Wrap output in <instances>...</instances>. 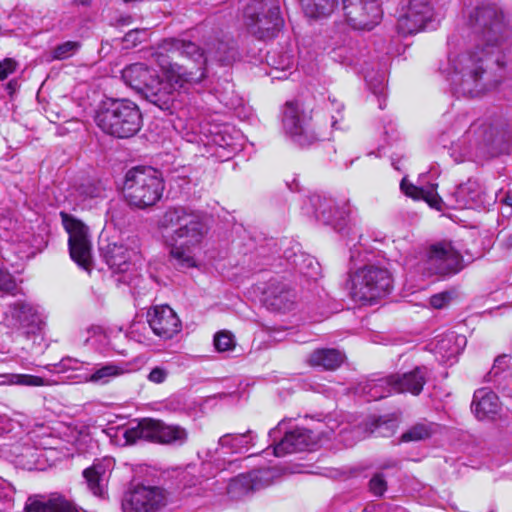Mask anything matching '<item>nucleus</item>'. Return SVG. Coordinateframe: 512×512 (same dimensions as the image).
Here are the masks:
<instances>
[{
    "mask_svg": "<svg viewBox=\"0 0 512 512\" xmlns=\"http://www.w3.org/2000/svg\"><path fill=\"white\" fill-rule=\"evenodd\" d=\"M158 227L172 264L178 269L195 267V251L208 232L203 215L183 206L169 207L159 218Z\"/></svg>",
    "mask_w": 512,
    "mask_h": 512,
    "instance_id": "1",
    "label": "nucleus"
},
{
    "mask_svg": "<svg viewBox=\"0 0 512 512\" xmlns=\"http://www.w3.org/2000/svg\"><path fill=\"white\" fill-rule=\"evenodd\" d=\"M499 53L495 49L475 48L465 50L449 58L448 79L455 93L467 97H479L494 89L498 81L492 76L491 56ZM497 56L495 62L500 68H512V52Z\"/></svg>",
    "mask_w": 512,
    "mask_h": 512,
    "instance_id": "2",
    "label": "nucleus"
},
{
    "mask_svg": "<svg viewBox=\"0 0 512 512\" xmlns=\"http://www.w3.org/2000/svg\"><path fill=\"white\" fill-rule=\"evenodd\" d=\"M158 49L153 56L162 69L163 77L160 78L157 75L142 96L160 110L173 114L181 108L188 86L201 82L206 74L203 72L197 74L183 65L170 62L165 55L168 52L162 49V44Z\"/></svg>",
    "mask_w": 512,
    "mask_h": 512,
    "instance_id": "3",
    "label": "nucleus"
},
{
    "mask_svg": "<svg viewBox=\"0 0 512 512\" xmlns=\"http://www.w3.org/2000/svg\"><path fill=\"white\" fill-rule=\"evenodd\" d=\"M466 25L474 37L475 48L495 49L504 52L510 35L502 10L494 4H481L471 9Z\"/></svg>",
    "mask_w": 512,
    "mask_h": 512,
    "instance_id": "4",
    "label": "nucleus"
},
{
    "mask_svg": "<svg viewBox=\"0 0 512 512\" xmlns=\"http://www.w3.org/2000/svg\"><path fill=\"white\" fill-rule=\"evenodd\" d=\"M95 122L106 134L124 139L133 137L140 131L143 118L139 107L133 101L108 99L96 112Z\"/></svg>",
    "mask_w": 512,
    "mask_h": 512,
    "instance_id": "5",
    "label": "nucleus"
},
{
    "mask_svg": "<svg viewBox=\"0 0 512 512\" xmlns=\"http://www.w3.org/2000/svg\"><path fill=\"white\" fill-rule=\"evenodd\" d=\"M164 181L158 170L152 167H133L126 173L123 194L133 208L146 209L154 206L162 197Z\"/></svg>",
    "mask_w": 512,
    "mask_h": 512,
    "instance_id": "6",
    "label": "nucleus"
},
{
    "mask_svg": "<svg viewBox=\"0 0 512 512\" xmlns=\"http://www.w3.org/2000/svg\"><path fill=\"white\" fill-rule=\"evenodd\" d=\"M162 49L170 52L172 55L185 56L197 64V69L194 73L205 74V64L207 61L215 60L222 65H229L235 61L237 57V50L232 41L217 40L208 45L206 54L193 42H186L178 39L164 40Z\"/></svg>",
    "mask_w": 512,
    "mask_h": 512,
    "instance_id": "7",
    "label": "nucleus"
},
{
    "mask_svg": "<svg viewBox=\"0 0 512 512\" xmlns=\"http://www.w3.org/2000/svg\"><path fill=\"white\" fill-rule=\"evenodd\" d=\"M243 17L248 32L259 40L273 39L283 26L278 0H251Z\"/></svg>",
    "mask_w": 512,
    "mask_h": 512,
    "instance_id": "8",
    "label": "nucleus"
},
{
    "mask_svg": "<svg viewBox=\"0 0 512 512\" xmlns=\"http://www.w3.org/2000/svg\"><path fill=\"white\" fill-rule=\"evenodd\" d=\"M123 436L127 444L138 440L164 445L181 446L188 440V431L181 425L168 424L160 419L143 418L125 429Z\"/></svg>",
    "mask_w": 512,
    "mask_h": 512,
    "instance_id": "9",
    "label": "nucleus"
},
{
    "mask_svg": "<svg viewBox=\"0 0 512 512\" xmlns=\"http://www.w3.org/2000/svg\"><path fill=\"white\" fill-rule=\"evenodd\" d=\"M283 127L287 134L301 146L311 145L325 139L328 127L312 123V116L298 101L286 102L283 109Z\"/></svg>",
    "mask_w": 512,
    "mask_h": 512,
    "instance_id": "10",
    "label": "nucleus"
},
{
    "mask_svg": "<svg viewBox=\"0 0 512 512\" xmlns=\"http://www.w3.org/2000/svg\"><path fill=\"white\" fill-rule=\"evenodd\" d=\"M351 281V296L363 302H372L387 295L393 282L389 270L376 265H366L357 270Z\"/></svg>",
    "mask_w": 512,
    "mask_h": 512,
    "instance_id": "11",
    "label": "nucleus"
},
{
    "mask_svg": "<svg viewBox=\"0 0 512 512\" xmlns=\"http://www.w3.org/2000/svg\"><path fill=\"white\" fill-rule=\"evenodd\" d=\"M462 262V255L450 242L443 241L427 249L420 267L424 275L445 278L460 272Z\"/></svg>",
    "mask_w": 512,
    "mask_h": 512,
    "instance_id": "12",
    "label": "nucleus"
},
{
    "mask_svg": "<svg viewBox=\"0 0 512 512\" xmlns=\"http://www.w3.org/2000/svg\"><path fill=\"white\" fill-rule=\"evenodd\" d=\"M62 224L69 234V251L71 258L83 269L89 270L91 265V243L88 227L80 220L66 212H60Z\"/></svg>",
    "mask_w": 512,
    "mask_h": 512,
    "instance_id": "13",
    "label": "nucleus"
},
{
    "mask_svg": "<svg viewBox=\"0 0 512 512\" xmlns=\"http://www.w3.org/2000/svg\"><path fill=\"white\" fill-rule=\"evenodd\" d=\"M168 493L158 486L137 485L122 501L124 512H157L166 506Z\"/></svg>",
    "mask_w": 512,
    "mask_h": 512,
    "instance_id": "14",
    "label": "nucleus"
},
{
    "mask_svg": "<svg viewBox=\"0 0 512 512\" xmlns=\"http://www.w3.org/2000/svg\"><path fill=\"white\" fill-rule=\"evenodd\" d=\"M342 9L350 25L359 30L373 29L382 16L379 0H342Z\"/></svg>",
    "mask_w": 512,
    "mask_h": 512,
    "instance_id": "15",
    "label": "nucleus"
},
{
    "mask_svg": "<svg viewBox=\"0 0 512 512\" xmlns=\"http://www.w3.org/2000/svg\"><path fill=\"white\" fill-rule=\"evenodd\" d=\"M430 0H409L404 14L398 19L397 29L402 35L424 30L432 20Z\"/></svg>",
    "mask_w": 512,
    "mask_h": 512,
    "instance_id": "16",
    "label": "nucleus"
},
{
    "mask_svg": "<svg viewBox=\"0 0 512 512\" xmlns=\"http://www.w3.org/2000/svg\"><path fill=\"white\" fill-rule=\"evenodd\" d=\"M8 315L13 325L23 329L27 337L35 336L42 340L41 332L45 326L42 315L37 308L27 301H17L9 306Z\"/></svg>",
    "mask_w": 512,
    "mask_h": 512,
    "instance_id": "17",
    "label": "nucleus"
},
{
    "mask_svg": "<svg viewBox=\"0 0 512 512\" xmlns=\"http://www.w3.org/2000/svg\"><path fill=\"white\" fill-rule=\"evenodd\" d=\"M467 135L477 149L484 154L495 155L500 152V145L503 142V135L497 126L486 120L473 123Z\"/></svg>",
    "mask_w": 512,
    "mask_h": 512,
    "instance_id": "18",
    "label": "nucleus"
},
{
    "mask_svg": "<svg viewBox=\"0 0 512 512\" xmlns=\"http://www.w3.org/2000/svg\"><path fill=\"white\" fill-rule=\"evenodd\" d=\"M147 322L153 333L163 340L172 339L181 331L182 324L168 305H157L147 312Z\"/></svg>",
    "mask_w": 512,
    "mask_h": 512,
    "instance_id": "19",
    "label": "nucleus"
},
{
    "mask_svg": "<svg viewBox=\"0 0 512 512\" xmlns=\"http://www.w3.org/2000/svg\"><path fill=\"white\" fill-rule=\"evenodd\" d=\"M309 201L317 220L339 231L344 228L349 213L346 207H339L334 199L321 195H313Z\"/></svg>",
    "mask_w": 512,
    "mask_h": 512,
    "instance_id": "20",
    "label": "nucleus"
},
{
    "mask_svg": "<svg viewBox=\"0 0 512 512\" xmlns=\"http://www.w3.org/2000/svg\"><path fill=\"white\" fill-rule=\"evenodd\" d=\"M427 377L428 369L425 366H417L409 372L390 375L386 383L393 392L419 395L427 382Z\"/></svg>",
    "mask_w": 512,
    "mask_h": 512,
    "instance_id": "21",
    "label": "nucleus"
},
{
    "mask_svg": "<svg viewBox=\"0 0 512 512\" xmlns=\"http://www.w3.org/2000/svg\"><path fill=\"white\" fill-rule=\"evenodd\" d=\"M314 444L315 441L310 430L295 428L285 432L281 441L274 446L273 453L275 456L281 457L286 454L310 449Z\"/></svg>",
    "mask_w": 512,
    "mask_h": 512,
    "instance_id": "22",
    "label": "nucleus"
},
{
    "mask_svg": "<svg viewBox=\"0 0 512 512\" xmlns=\"http://www.w3.org/2000/svg\"><path fill=\"white\" fill-rule=\"evenodd\" d=\"M397 427L396 420L393 418L379 417L373 418L367 422L364 427L354 428L350 432L343 433V440L347 445H353V442H349V437L352 439L361 440L368 435L375 434L380 437H389L393 435Z\"/></svg>",
    "mask_w": 512,
    "mask_h": 512,
    "instance_id": "23",
    "label": "nucleus"
},
{
    "mask_svg": "<svg viewBox=\"0 0 512 512\" xmlns=\"http://www.w3.org/2000/svg\"><path fill=\"white\" fill-rule=\"evenodd\" d=\"M471 407L479 420H494L501 410L498 396L485 388L475 391Z\"/></svg>",
    "mask_w": 512,
    "mask_h": 512,
    "instance_id": "24",
    "label": "nucleus"
},
{
    "mask_svg": "<svg viewBox=\"0 0 512 512\" xmlns=\"http://www.w3.org/2000/svg\"><path fill=\"white\" fill-rule=\"evenodd\" d=\"M26 512H79V508L61 495L45 500L42 497H29L25 504Z\"/></svg>",
    "mask_w": 512,
    "mask_h": 512,
    "instance_id": "25",
    "label": "nucleus"
},
{
    "mask_svg": "<svg viewBox=\"0 0 512 512\" xmlns=\"http://www.w3.org/2000/svg\"><path fill=\"white\" fill-rule=\"evenodd\" d=\"M156 76V72L143 63H133L122 70L123 81L141 95Z\"/></svg>",
    "mask_w": 512,
    "mask_h": 512,
    "instance_id": "26",
    "label": "nucleus"
},
{
    "mask_svg": "<svg viewBox=\"0 0 512 512\" xmlns=\"http://www.w3.org/2000/svg\"><path fill=\"white\" fill-rule=\"evenodd\" d=\"M102 253L105 262L113 272L123 273L129 269L130 251L124 245L110 243Z\"/></svg>",
    "mask_w": 512,
    "mask_h": 512,
    "instance_id": "27",
    "label": "nucleus"
},
{
    "mask_svg": "<svg viewBox=\"0 0 512 512\" xmlns=\"http://www.w3.org/2000/svg\"><path fill=\"white\" fill-rule=\"evenodd\" d=\"M83 477L88 489L95 495L102 497L106 491L108 470L102 461L95 462L83 471Z\"/></svg>",
    "mask_w": 512,
    "mask_h": 512,
    "instance_id": "28",
    "label": "nucleus"
},
{
    "mask_svg": "<svg viewBox=\"0 0 512 512\" xmlns=\"http://www.w3.org/2000/svg\"><path fill=\"white\" fill-rule=\"evenodd\" d=\"M344 361V355L337 349L322 348L313 351L307 362L313 367L322 368L324 370H335Z\"/></svg>",
    "mask_w": 512,
    "mask_h": 512,
    "instance_id": "29",
    "label": "nucleus"
},
{
    "mask_svg": "<svg viewBox=\"0 0 512 512\" xmlns=\"http://www.w3.org/2000/svg\"><path fill=\"white\" fill-rule=\"evenodd\" d=\"M125 370L122 366L114 363H108L97 367L93 373L86 374L83 377V381L91 382L94 384L105 385L112 379L124 374Z\"/></svg>",
    "mask_w": 512,
    "mask_h": 512,
    "instance_id": "30",
    "label": "nucleus"
},
{
    "mask_svg": "<svg viewBox=\"0 0 512 512\" xmlns=\"http://www.w3.org/2000/svg\"><path fill=\"white\" fill-rule=\"evenodd\" d=\"M303 11L310 18L329 16L338 6V0H300Z\"/></svg>",
    "mask_w": 512,
    "mask_h": 512,
    "instance_id": "31",
    "label": "nucleus"
},
{
    "mask_svg": "<svg viewBox=\"0 0 512 512\" xmlns=\"http://www.w3.org/2000/svg\"><path fill=\"white\" fill-rule=\"evenodd\" d=\"M439 425L433 422H419L401 435V442H416L429 439L437 433Z\"/></svg>",
    "mask_w": 512,
    "mask_h": 512,
    "instance_id": "32",
    "label": "nucleus"
},
{
    "mask_svg": "<svg viewBox=\"0 0 512 512\" xmlns=\"http://www.w3.org/2000/svg\"><path fill=\"white\" fill-rule=\"evenodd\" d=\"M290 263L301 274L308 277H315L318 274L319 263L314 257L303 252L294 253L292 256H286Z\"/></svg>",
    "mask_w": 512,
    "mask_h": 512,
    "instance_id": "33",
    "label": "nucleus"
},
{
    "mask_svg": "<svg viewBox=\"0 0 512 512\" xmlns=\"http://www.w3.org/2000/svg\"><path fill=\"white\" fill-rule=\"evenodd\" d=\"M400 187L407 196L413 199H424L431 207L440 208L441 199L433 190L427 191L423 188L416 187L408 183L405 179L401 181Z\"/></svg>",
    "mask_w": 512,
    "mask_h": 512,
    "instance_id": "34",
    "label": "nucleus"
},
{
    "mask_svg": "<svg viewBox=\"0 0 512 512\" xmlns=\"http://www.w3.org/2000/svg\"><path fill=\"white\" fill-rule=\"evenodd\" d=\"M251 433V431H247L241 434H225L220 437L218 444L222 448H228L232 453H240L244 449L247 450L252 440Z\"/></svg>",
    "mask_w": 512,
    "mask_h": 512,
    "instance_id": "35",
    "label": "nucleus"
},
{
    "mask_svg": "<svg viewBox=\"0 0 512 512\" xmlns=\"http://www.w3.org/2000/svg\"><path fill=\"white\" fill-rule=\"evenodd\" d=\"M465 343L466 338L464 336L450 332L437 340L436 349L447 356H453L460 352L461 347L465 345Z\"/></svg>",
    "mask_w": 512,
    "mask_h": 512,
    "instance_id": "36",
    "label": "nucleus"
},
{
    "mask_svg": "<svg viewBox=\"0 0 512 512\" xmlns=\"http://www.w3.org/2000/svg\"><path fill=\"white\" fill-rule=\"evenodd\" d=\"M252 492L254 488L248 473L231 479L227 486V493L233 499H240Z\"/></svg>",
    "mask_w": 512,
    "mask_h": 512,
    "instance_id": "37",
    "label": "nucleus"
},
{
    "mask_svg": "<svg viewBox=\"0 0 512 512\" xmlns=\"http://www.w3.org/2000/svg\"><path fill=\"white\" fill-rule=\"evenodd\" d=\"M294 298L295 295L291 290L282 287L279 290V293L271 292L269 298V305L274 310L285 312L292 308Z\"/></svg>",
    "mask_w": 512,
    "mask_h": 512,
    "instance_id": "38",
    "label": "nucleus"
},
{
    "mask_svg": "<svg viewBox=\"0 0 512 512\" xmlns=\"http://www.w3.org/2000/svg\"><path fill=\"white\" fill-rule=\"evenodd\" d=\"M248 474L253 484L254 491L270 486L277 477V472L273 468L253 470Z\"/></svg>",
    "mask_w": 512,
    "mask_h": 512,
    "instance_id": "39",
    "label": "nucleus"
},
{
    "mask_svg": "<svg viewBox=\"0 0 512 512\" xmlns=\"http://www.w3.org/2000/svg\"><path fill=\"white\" fill-rule=\"evenodd\" d=\"M213 344L217 352L224 353L233 351L236 347L234 335L227 330H222L214 335Z\"/></svg>",
    "mask_w": 512,
    "mask_h": 512,
    "instance_id": "40",
    "label": "nucleus"
},
{
    "mask_svg": "<svg viewBox=\"0 0 512 512\" xmlns=\"http://www.w3.org/2000/svg\"><path fill=\"white\" fill-rule=\"evenodd\" d=\"M81 47L78 41H66L57 45L52 51V58L55 60H65L73 56Z\"/></svg>",
    "mask_w": 512,
    "mask_h": 512,
    "instance_id": "41",
    "label": "nucleus"
},
{
    "mask_svg": "<svg viewBox=\"0 0 512 512\" xmlns=\"http://www.w3.org/2000/svg\"><path fill=\"white\" fill-rule=\"evenodd\" d=\"M78 195L83 199H94L103 196L104 188L100 183L87 181L77 188Z\"/></svg>",
    "mask_w": 512,
    "mask_h": 512,
    "instance_id": "42",
    "label": "nucleus"
},
{
    "mask_svg": "<svg viewBox=\"0 0 512 512\" xmlns=\"http://www.w3.org/2000/svg\"><path fill=\"white\" fill-rule=\"evenodd\" d=\"M326 109L329 112H335V114H331L330 127L337 128L338 122L343 119V113H342L344 110L343 102L340 99H338L336 96L330 95L328 97V103H327Z\"/></svg>",
    "mask_w": 512,
    "mask_h": 512,
    "instance_id": "43",
    "label": "nucleus"
},
{
    "mask_svg": "<svg viewBox=\"0 0 512 512\" xmlns=\"http://www.w3.org/2000/svg\"><path fill=\"white\" fill-rule=\"evenodd\" d=\"M9 382L15 385L24 386H44L46 385L45 380L42 377L28 375V374H11Z\"/></svg>",
    "mask_w": 512,
    "mask_h": 512,
    "instance_id": "44",
    "label": "nucleus"
},
{
    "mask_svg": "<svg viewBox=\"0 0 512 512\" xmlns=\"http://www.w3.org/2000/svg\"><path fill=\"white\" fill-rule=\"evenodd\" d=\"M16 288L17 286L13 276L7 271L0 270V292L14 294Z\"/></svg>",
    "mask_w": 512,
    "mask_h": 512,
    "instance_id": "45",
    "label": "nucleus"
},
{
    "mask_svg": "<svg viewBox=\"0 0 512 512\" xmlns=\"http://www.w3.org/2000/svg\"><path fill=\"white\" fill-rule=\"evenodd\" d=\"M369 487L374 495L382 496L387 489V483L382 474H376L369 481Z\"/></svg>",
    "mask_w": 512,
    "mask_h": 512,
    "instance_id": "46",
    "label": "nucleus"
},
{
    "mask_svg": "<svg viewBox=\"0 0 512 512\" xmlns=\"http://www.w3.org/2000/svg\"><path fill=\"white\" fill-rule=\"evenodd\" d=\"M507 362H508V360H507V356L506 355L498 356L494 360V364H493L491 370L488 373L490 379L497 377L503 371H505V369L508 367Z\"/></svg>",
    "mask_w": 512,
    "mask_h": 512,
    "instance_id": "47",
    "label": "nucleus"
},
{
    "mask_svg": "<svg viewBox=\"0 0 512 512\" xmlns=\"http://www.w3.org/2000/svg\"><path fill=\"white\" fill-rule=\"evenodd\" d=\"M17 63L12 58H6L0 61V80H5L10 74L14 73Z\"/></svg>",
    "mask_w": 512,
    "mask_h": 512,
    "instance_id": "48",
    "label": "nucleus"
},
{
    "mask_svg": "<svg viewBox=\"0 0 512 512\" xmlns=\"http://www.w3.org/2000/svg\"><path fill=\"white\" fill-rule=\"evenodd\" d=\"M168 374L167 369L157 366L150 371L147 378L152 383L161 384L167 379Z\"/></svg>",
    "mask_w": 512,
    "mask_h": 512,
    "instance_id": "49",
    "label": "nucleus"
},
{
    "mask_svg": "<svg viewBox=\"0 0 512 512\" xmlns=\"http://www.w3.org/2000/svg\"><path fill=\"white\" fill-rule=\"evenodd\" d=\"M450 299H451V297H450L449 293H447V292L435 294V295L431 296V298H430V305L433 308L441 309L449 303Z\"/></svg>",
    "mask_w": 512,
    "mask_h": 512,
    "instance_id": "50",
    "label": "nucleus"
},
{
    "mask_svg": "<svg viewBox=\"0 0 512 512\" xmlns=\"http://www.w3.org/2000/svg\"><path fill=\"white\" fill-rule=\"evenodd\" d=\"M83 366V362L71 357L62 359L59 364L61 370H81Z\"/></svg>",
    "mask_w": 512,
    "mask_h": 512,
    "instance_id": "51",
    "label": "nucleus"
},
{
    "mask_svg": "<svg viewBox=\"0 0 512 512\" xmlns=\"http://www.w3.org/2000/svg\"><path fill=\"white\" fill-rule=\"evenodd\" d=\"M141 34H144V30H131L125 34L123 41L135 46L137 43L141 42V39L139 38Z\"/></svg>",
    "mask_w": 512,
    "mask_h": 512,
    "instance_id": "52",
    "label": "nucleus"
},
{
    "mask_svg": "<svg viewBox=\"0 0 512 512\" xmlns=\"http://www.w3.org/2000/svg\"><path fill=\"white\" fill-rule=\"evenodd\" d=\"M7 482L0 477V500L7 497Z\"/></svg>",
    "mask_w": 512,
    "mask_h": 512,
    "instance_id": "53",
    "label": "nucleus"
},
{
    "mask_svg": "<svg viewBox=\"0 0 512 512\" xmlns=\"http://www.w3.org/2000/svg\"><path fill=\"white\" fill-rule=\"evenodd\" d=\"M501 203L512 208V192H507L501 199Z\"/></svg>",
    "mask_w": 512,
    "mask_h": 512,
    "instance_id": "54",
    "label": "nucleus"
},
{
    "mask_svg": "<svg viewBox=\"0 0 512 512\" xmlns=\"http://www.w3.org/2000/svg\"><path fill=\"white\" fill-rule=\"evenodd\" d=\"M397 465H398V461L397 460H389L388 462L384 463L381 467L383 469H387V468L396 467Z\"/></svg>",
    "mask_w": 512,
    "mask_h": 512,
    "instance_id": "55",
    "label": "nucleus"
},
{
    "mask_svg": "<svg viewBox=\"0 0 512 512\" xmlns=\"http://www.w3.org/2000/svg\"><path fill=\"white\" fill-rule=\"evenodd\" d=\"M282 426H283V424H282V423H279V425H278V427H277L276 429L271 430V431H270V433H269V434H270V437H273V439L275 440V438H276V437H275L274 435H275L278 431H281V430H282Z\"/></svg>",
    "mask_w": 512,
    "mask_h": 512,
    "instance_id": "56",
    "label": "nucleus"
},
{
    "mask_svg": "<svg viewBox=\"0 0 512 512\" xmlns=\"http://www.w3.org/2000/svg\"><path fill=\"white\" fill-rule=\"evenodd\" d=\"M373 396H374V398H375V399L383 398V397H384L383 395H379V396H377V395H373Z\"/></svg>",
    "mask_w": 512,
    "mask_h": 512,
    "instance_id": "57",
    "label": "nucleus"
},
{
    "mask_svg": "<svg viewBox=\"0 0 512 512\" xmlns=\"http://www.w3.org/2000/svg\"><path fill=\"white\" fill-rule=\"evenodd\" d=\"M489 512H495L494 510H490Z\"/></svg>",
    "mask_w": 512,
    "mask_h": 512,
    "instance_id": "58",
    "label": "nucleus"
}]
</instances>
